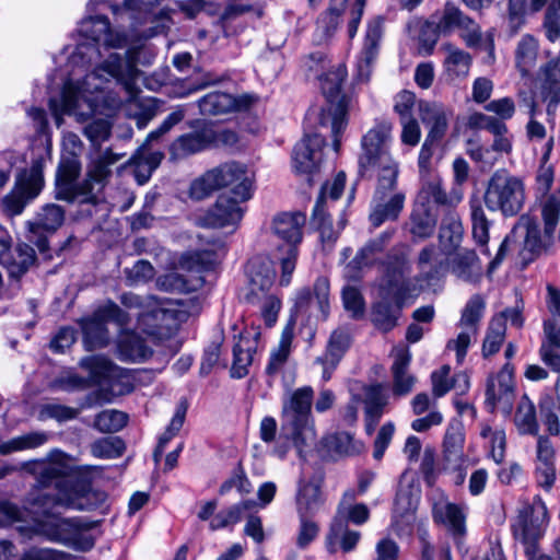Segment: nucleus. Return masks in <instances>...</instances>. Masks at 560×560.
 <instances>
[{"mask_svg":"<svg viewBox=\"0 0 560 560\" xmlns=\"http://www.w3.org/2000/svg\"><path fill=\"white\" fill-rule=\"evenodd\" d=\"M27 469L35 476L36 487L26 502L33 512L45 515L35 523L36 533L75 550H90L94 539L89 532L96 524L84 517H60L51 511L57 506L94 510L106 501V493L92 489L84 480L71 482L69 466L60 462H34L27 464Z\"/></svg>","mask_w":560,"mask_h":560,"instance_id":"obj_1","label":"nucleus"},{"mask_svg":"<svg viewBox=\"0 0 560 560\" xmlns=\"http://www.w3.org/2000/svg\"><path fill=\"white\" fill-rule=\"evenodd\" d=\"M457 32L466 47L481 48L494 58V34L488 31L485 36L480 25L465 14L455 3L447 1L443 9L430 16L421 31L420 38L431 49L439 37Z\"/></svg>","mask_w":560,"mask_h":560,"instance_id":"obj_2","label":"nucleus"},{"mask_svg":"<svg viewBox=\"0 0 560 560\" xmlns=\"http://www.w3.org/2000/svg\"><path fill=\"white\" fill-rule=\"evenodd\" d=\"M136 72V59L132 51L127 50L124 55L118 52L110 54L102 65L85 75L82 83L66 82L61 93V113L79 115L81 101H86L83 93L102 89L101 83H93L94 81L108 80V78H114L118 81L132 79Z\"/></svg>","mask_w":560,"mask_h":560,"instance_id":"obj_3","label":"nucleus"},{"mask_svg":"<svg viewBox=\"0 0 560 560\" xmlns=\"http://www.w3.org/2000/svg\"><path fill=\"white\" fill-rule=\"evenodd\" d=\"M346 78L347 69L342 65L319 78L320 89L327 100V105L322 107L318 113V128L330 131L336 152L340 149V137L348 125L350 98L346 94H341V86Z\"/></svg>","mask_w":560,"mask_h":560,"instance_id":"obj_4","label":"nucleus"},{"mask_svg":"<svg viewBox=\"0 0 560 560\" xmlns=\"http://www.w3.org/2000/svg\"><path fill=\"white\" fill-rule=\"evenodd\" d=\"M393 124L381 121L371 128L361 140L362 152L359 156L360 174L364 175L370 170L378 168V176H390L399 174L398 163L393 160L389 153L392 141Z\"/></svg>","mask_w":560,"mask_h":560,"instance_id":"obj_5","label":"nucleus"},{"mask_svg":"<svg viewBox=\"0 0 560 560\" xmlns=\"http://www.w3.org/2000/svg\"><path fill=\"white\" fill-rule=\"evenodd\" d=\"M314 390L311 386L295 389L290 399L283 405L282 440L300 435L308 446L315 442V428L311 415Z\"/></svg>","mask_w":560,"mask_h":560,"instance_id":"obj_6","label":"nucleus"},{"mask_svg":"<svg viewBox=\"0 0 560 560\" xmlns=\"http://www.w3.org/2000/svg\"><path fill=\"white\" fill-rule=\"evenodd\" d=\"M524 201L525 188L521 178L505 170L493 173L485 192V203L489 210L513 217L522 210Z\"/></svg>","mask_w":560,"mask_h":560,"instance_id":"obj_7","label":"nucleus"},{"mask_svg":"<svg viewBox=\"0 0 560 560\" xmlns=\"http://www.w3.org/2000/svg\"><path fill=\"white\" fill-rule=\"evenodd\" d=\"M44 184L43 162L33 161L30 168L18 173L13 188L1 199V211L8 217L20 215L25 207L37 198Z\"/></svg>","mask_w":560,"mask_h":560,"instance_id":"obj_8","label":"nucleus"},{"mask_svg":"<svg viewBox=\"0 0 560 560\" xmlns=\"http://www.w3.org/2000/svg\"><path fill=\"white\" fill-rule=\"evenodd\" d=\"M411 265L405 245L394 246L384 261V273L378 284L380 295L407 300L411 292Z\"/></svg>","mask_w":560,"mask_h":560,"instance_id":"obj_9","label":"nucleus"},{"mask_svg":"<svg viewBox=\"0 0 560 560\" xmlns=\"http://www.w3.org/2000/svg\"><path fill=\"white\" fill-rule=\"evenodd\" d=\"M547 523V508L540 497H534L530 503H523L512 529L514 537L525 546L529 557L536 552L537 542L542 537Z\"/></svg>","mask_w":560,"mask_h":560,"instance_id":"obj_10","label":"nucleus"},{"mask_svg":"<svg viewBox=\"0 0 560 560\" xmlns=\"http://www.w3.org/2000/svg\"><path fill=\"white\" fill-rule=\"evenodd\" d=\"M389 175L377 178L369 215L371 225L375 229L386 221H396L404 209L406 195L397 189L398 175H394L393 172Z\"/></svg>","mask_w":560,"mask_h":560,"instance_id":"obj_11","label":"nucleus"},{"mask_svg":"<svg viewBox=\"0 0 560 560\" xmlns=\"http://www.w3.org/2000/svg\"><path fill=\"white\" fill-rule=\"evenodd\" d=\"M66 211L56 203H46L39 208L33 220L27 221V240L34 244L44 260H51L49 236L55 234L65 222Z\"/></svg>","mask_w":560,"mask_h":560,"instance_id":"obj_12","label":"nucleus"},{"mask_svg":"<svg viewBox=\"0 0 560 560\" xmlns=\"http://www.w3.org/2000/svg\"><path fill=\"white\" fill-rule=\"evenodd\" d=\"M513 235H516L517 240L523 238L522 244H518L523 267L547 253L555 241V233L545 229L541 233L538 221L528 214L520 217L513 228Z\"/></svg>","mask_w":560,"mask_h":560,"instance_id":"obj_13","label":"nucleus"},{"mask_svg":"<svg viewBox=\"0 0 560 560\" xmlns=\"http://www.w3.org/2000/svg\"><path fill=\"white\" fill-rule=\"evenodd\" d=\"M515 400L514 368L505 363L494 375H490L486 385V406L494 412L499 410L510 416Z\"/></svg>","mask_w":560,"mask_h":560,"instance_id":"obj_14","label":"nucleus"},{"mask_svg":"<svg viewBox=\"0 0 560 560\" xmlns=\"http://www.w3.org/2000/svg\"><path fill=\"white\" fill-rule=\"evenodd\" d=\"M124 155L106 149L90 162L86 178L81 183V189L86 194V198L81 200L82 203L97 205L102 200L100 195L112 177L110 166Z\"/></svg>","mask_w":560,"mask_h":560,"instance_id":"obj_15","label":"nucleus"},{"mask_svg":"<svg viewBox=\"0 0 560 560\" xmlns=\"http://www.w3.org/2000/svg\"><path fill=\"white\" fill-rule=\"evenodd\" d=\"M244 202L237 196L222 194L203 214L197 218V223L199 226L212 229L235 226L243 218L245 209L241 203Z\"/></svg>","mask_w":560,"mask_h":560,"instance_id":"obj_16","label":"nucleus"},{"mask_svg":"<svg viewBox=\"0 0 560 560\" xmlns=\"http://www.w3.org/2000/svg\"><path fill=\"white\" fill-rule=\"evenodd\" d=\"M346 184V174L339 172L331 184L326 183L317 197L316 203L312 213V224L319 231L323 242L334 243L338 233L332 228L330 215L326 211V196L328 195L332 200L340 198Z\"/></svg>","mask_w":560,"mask_h":560,"instance_id":"obj_17","label":"nucleus"},{"mask_svg":"<svg viewBox=\"0 0 560 560\" xmlns=\"http://www.w3.org/2000/svg\"><path fill=\"white\" fill-rule=\"evenodd\" d=\"M259 101L254 93L233 95L225 92H211L198 101L202 115H221L233 112H247Z\"/></svg>","mask_w":560,"mask_h":560,"instance_id":"obj_18","label":"nucleus"},{"mask_svg":"<svg viewBox=\"0 0 560 560\" xmlns=\"http://www.w3.org/2000/svg\"><path fill=\"white\" fill-rule=\"evenodd\" d=\"M326 143V136L319 131L306 133L298 142L292 152V166L299 174L311 175L317 171L322 162V149Z\"/></svg>","mask_w":560,"mask_h":560,"instance_id":"obj_19","label":"nucleus"},{"mask_svg":"<svg viewBox=\"0 0 560 560\" xmlns=\"http://www.w3.org/2000/svg\"><path fill=\"white\" fill-rule=\"evenodd\" d=\"M215 175L218 188L233 186L228 192L231 196H237L243 201H247L253 195V183L248 176L247 167L238 162L223 163L211 170Z\"/></svg>","mask_w":560,"mask_h":560,"instance_id":"obj_20","label":"nucleus"},{"mask_svg":"<svg viewBox=\"0 0 560 560\" xmlns=\"http://www.w3.org/2000/svg\"><path fill=\"white\" fill-rule=\"evenodd\" d=\"M283 420L281 421L280 430L278 429L277 420L271 416H266L261 419L259 424V438L267 445H272V454L280 459H283L289 451L294 447L300 457L303 456L305 447H308L305 441H302L300 435L290 436L282 440Z\"/></svg>","mask_w":560,"mask_h":560,"instance_id":"obj_21","label":"nucleus"},{"mask_svg":"<svg viewBox=\"0 0 560 560\" xmlns=\"http://www.w3.org/2000/svg\"><path fill=\"white\" fill-rule=\"evenodd\" d=\"M394 233L395 230H387L361 247L353 259L346 266V278L353 281L360 280L362 269L371 267L375 262L377 255L384 252L392 241Z\"/></svg>","mask_w":560,"mask_h":560,"instance_id":"obj_22","label":"nucleus"},{"mask_svg":"<svg viewBox=\"0 0 560 560\" xmlns=\"http://www.w3.org/2000/svg\"><path fill=\"white\" fill-rule=\"evenodd\" d=\"M80 33L94 43L102 42L112 48H121L127 45L128 37L121 32H114L105 15H95L84 19L80 24Z\"/></svg>","mask_w":560,"mask_h":560,"instance_id":"obj_23","label":"nucleus"},{"mask_svg":"<svg viewBox=\"0 0 560 560\" xmlns=\"http://www.w3.org/2000/svg\"><path fill=\"white\" fill-rule=\"evenodd\" d=\"M371 306L370 319L378 331L387 334L398 326L406 300L380 295Z\"/></svg>","mask_w":560,"mask_h":560,"instance_id":"obj_24","label":"nucleus"},{"mask_svg":"<svg viewBox=\"0 0 560 560\" xmlns=\"http://www.w3.org/2000/svg\"><path fill=\"white\" fill-rule=\"evenodd\" d=\"M214 130L202 128L176 138L170 145L171 159L182 160L189 155L203 151L213 144Z\"/></svg>","mask_w":560,"mask_h":560,"instance_id":"obj_25","label":"nucleus"},{"mask_svg":"<svg viewBox=\"0 0 560 560\" xmlns=\"http://www.w3.org/2000/svg\"><path fill=\"white\" fill-rule=\"evenodd\" d=\"M306 222V217L300 211L295 212H281L273 217L271 222L272 233L288 244V247L299 244L303 238V228Z\"/></svg>","mask_w":560,"mask_h":560,"instance_id":"obj_26","label":"nucleus"},{"mask_svg":"<svg viewBox=\"0 0 560 560\" xmlns=\"http://www.w3.org/2000/svg\"><path fill=\"white\" fill-rule=\"evenodd\" d=\"M451 113L439 103L420 102L419 116L422 124L429 128V141H441L448 129Z\"/></svg>","mask_w":560,"mask_h":560,"instance_id":"obj_27","label":"nucleus"},{"mask_svg":"<svg viewBox=\"0 0 560 560\" xmlns=\"http://www.w3.org/2000/svg\"><path fill=\"white\" fill-rule=\"evenodd\" d=\"M418 192L416 202L423 205L425 208H432L431 203L445 207H454L462 200V194L457 189H453L450 194L442 186L439 177H427Z\"/></svg>","mask_w":560,"mask_h":560,"instance_id":"obj_28","label":"nucleus"},{"mask_svg":"<svg viewBox=\"0 0 560 560\" xmlns=\"http://www.w3.org/2000/svg\"><path fill=\"white\" fill-rule=\"evenodd\" d=\"M296 307L299 310H308L316 307L324 319L329 313V281L326 277L316 279L313 290L304 288L296 296Z\"/></svg>","mask_w":560,"mask_h":560,"instance_id":"obj_29","label":"nucleus"},{"mask_svg":"<svg viewBox=\"0 0 560 560\" xmlns=\"http://www.w3.org/2000/svg\"><path fill=\"white\" fill-rule=\"evenodd\" d=\"M432 516L434 522L444 525L454 538H460L466 534V516L457 504L439 501L433 505Z\"/></svg>","mask_w":560,"mask_h":560,"instance_id":"obj_30","label":"nucleus"},{"mask_svg":"<svg viewBox=\"0 0 560 560\" xmlns=\"http://www.w3.org/2000/svg\"><path fill=\"white\" fill-rule=\"evenodd\" d=\"M540 93L549 106L560 103V56L550 58L539 68Z\"/></svg>","mask_w":560,"mask_h":560,"instance_id":"obj_31","label":"nucleus"},{"mask_svg":"<svg viewBox=\"0 0 560 560\" xmlns=\"http://www.w3.org/2000/svg\"><path fill=\"white\" fill-rule=\"evenodd\" d=\"M250 293H267L273 285L276 271L271 262L264 258H254L247 265Z\"/></svg>","mask_w":560,"mask_h":560,"instance_id":"obj_32","label":"nucleus"},{"mask_svg":"<svg viewBox=\"0 0 560 560\" xmlns=\"http://www.w3.org/2000/svg\"><path fill=\"white\" fill-rule=\"evenodd\" d=\"M463 224L456 211L447 210L444 214L439 232V241L444 254L451 255L455 252L463 238Z\"/></svg>","mask_w":560,"mask_h":560,"instance_id":"obj_33","label":"nucleus"},{"mask_svg":"<svg viewBox=\"0 0 560 560\" xmlns=\"http://www.w3.org/2000/svg\"><path fill=\"white\" fill-rule=\"evenodd\" d=\"M384 33V19L382 16H375L369 21L363 47L360 54L359 67L362 69L363 66L369 68L376 60L381 40Z\"/></svg>","mask_w":560,"mask_h":560,"instance_id":"obj_34","label":"nucleus"},{"mask_svg":"<svg viewBox=\"0 0 560 560\" xmlns=\"http://www.w3.org/2000/svg\"><path fill=\"white\" fill-rule=\"evenodd\" d=\"M360 538L359 532L349 529L345 523L331 521L326 535V548L330 553H336L339 549L350 552L357 547Z\"/></svg>","mask_w":560,"mask_h":560,"instance_id":"obj_35","label":"nucleus"},{"mask_svg":"<svg viewBox=\"0 0 560 560\" xmlns=\"http://www.w3.org/2000/svg\"><path fill=\"white\" fill-rule=\"evenodd\" d=\"M436 221L438 215L432 208L416 202L409 217L408 230L413 240H425L434 233Z\"/></svg>","mask_w":560,"mask_h":560,"instance_id":"obj_36","label":"nucleus"},{"mask_svg":"<svg viewBox=\"0 0 560 560\" xmlns=\"http://www.w3.org/2000/svg\"><path fill=\"white\" fill-rule=\"evenodd\" d=\"M410 361L411 354L407 348H400L395 351V359L392 365L394 376L393 392L395 395H406L415 385L416 378L408 373Z\"/></svg>","mask_w":560,"mask_h":560,"instance_id":"obj_37","label":"nucleus"},{"mask_svg":"<svg viewBox=\"0 0 560 560\" xmlns=\"http://www.w3.org/2000/svg\"><path fill=\"white\" fill-rule=\"evenodd\" d=\"M323 505L319 485L314 481L301 480L296 494L299 517H313Z\"/></svg>","mask_w":560,"mask_h":560,"instance_id":"obj_38","label":"nucleus"},{"mask_svg":"<svg viewBox=\"0 0 560 560\" xmlns=\"http://www.w3.org/2000/svg\"><path fill=\"white\" fill-rule=\"evenodd\" d=\"M443 48L447 54L444 59V68L448 79L452 81L465 79L469 74L472 63L470 54L450 43L445 44Z\"/></svg>","mask_w":560,"mask_h":560,"instance_id":"obj_39","label":"nucleus"},{"mask_svg":"<svg viewBox=\"0 0 560 560\" xmlns=\"http://www.w3.org/2000/svg\"><path fill=\"white\" fill-rule=\"evenodd\" d=\"M256 352V340L249 336L240 334L237 342L233 347V363L231 376L242 378L248 374V366L253 362V355Z\"/></svg>","mask_w":560,"mask_h":560,"instance_id":"obj_40","label":"nucleus"},{"mask_svg":"<svg viewBox=\"0 0 560 560\" xmlns=\"http://www.w3.org/2000/svg\"><path fill=\"white\" fill-rule=\"evenodd\" d=\"M294 336L293 324H288L281 334V338L277 348L270 352L269 362L266 366V374L273 378L284 368L291 352V343Z\"/></svg>","mask_w":560,"mask_h":560,"instance_id":"obj_41","label":"nucleus"},{"mask_svg":"<svg viewBox=\"0 0 560 560\" xmlns=\"http://www.w3.org/2000/svg\"><path fill=\"white\" fill-rule=\"evenodd\" d=\"M452 272L463 281L472 282L480 276V264L476 253L463 249L451 260Z\"/></svg>","mask_w":560,"mask_h":560,"instance_id":"obj_42","label":"nucleus"},{"mask_svg":"<svg viewBox=\"0 0 560 560\" xmlns=\"http://www.w3.org/2000/svg\"><path fill=\"white\" fill-rule=\"evenodd\" d=\"M514 422L521 434H538L539 427L536 418V408L527 395H523L518 402Z\"/></svg>","mask_w":560,"mask_h":560,"instance_id":"obj_43","label":"nucleus"},{"mask_svg":"<svg viewBox=\"0 0 560 560\" xmlns=\"http://www.w3.org/2000/svg\"><path fill=\"white\" fill-rule=\"evenodd\" d=\"M538 48V40L529 34L524 35L518 42L515 49V62L523 75H527L535 66Z\"/></svg>","mask_w":560,"mask_h":560,"instance_id":"obj_44","label":"nucleus"},{"mask_svg":"<svg viewBox=\"0 0 560 560\" xmlns=\"http://www.w3.org/2000/svg\"><path fill=\"white\" fill-rule=\"evenodd\" d=\"M219 261L220 256L218 252L213 249H201L185 254L182 257L180 264L188 270L203 272L213 270Z\"/></svg>","mask_w":560,"mask_h":560,"instance_id":"obj_45","label":"nucleus"},{"mask_svg":"<svg viewBox=\"0 0 560 560\" xmlns=\"http://www.w3.org/2000/svg\"><path fill=\"white\" fill-rule=\"evenodd\" d=\"M118 349L124 360L140 361L151 355L145 340L139 335L130 332L120 337Z\"/></svg>","mask_w":560,"mask_h":560,"instance_id":"obj_46","label":"nucleus"},{"mask_svg":"<svg viewBox=\"0 0 560 560\" xmlns=\"http://www.w3.org/2000/svg\"><path fill=\"white\" fill-rule=\"evenodd\" d=\"M48 435L44 432H30L0 443V454L8 455L13 452L36 448L45 444Z\"/></svg>","mask_w":560,"mask_h":560,"instance_id":"obj_47","label":"nucleus"},{"mask_svg":"<svg viewBox=\"0 0 560 560\" xmlns=\"http://www.w3.org/2000/svg\"><path fill=\"white\" fill-rule=\"evenodd\" d=\"M35 250L27 244H20L15 248V255L8 262L7 269L11 278L20 279L35 262Z\"/></svg>","mask_w":560,"mask_h":560,"instance_id":"obj_48","label":"nucleus"},{"mask_svg":"<svg viewBox=\"0 0 560 560\" xmlns=\"http://www.w3.org/2000/svg\"><path fill=\"white\" fill-rule=\"evenodd\" d=\"M81 365L90 371L95 383L105 382L118 375L119 368L104 357H90L81 361Z\"/></svg>","mask_w":560,"mask_h":560,"instance_id":"obj_49","label":"nucleus"},{"mask_svg":"<svg viewBox=\"0 0 560 560\" xmlns=\"http://www.w3.org/2000/svg\"><path fill=\"white\" fill-rule=\"evenodd\" d=\"M464 433L459 422L450 423L443 441L444 457L447 462L462 457L464 447Z\"/></svg>","mask_w":560,"mask_h":560,"instance_id":"obj_50","label":"nucleus"},{"mask_svg":"<svg viewBox=\"0 0 560 560\" xmlns=\"http://www.w3.org/2000/svg\"><path fill=\"white\" fill-rule=\"evenodd\" d=\"M485 308L486 302L480 294L472 295L462 312L460 327L469 328V331H478Z\"/></svg>","mask_w":560,"mask_h":560,"instance_id":"obj_51","label":"nucleus"},{"mask_svg":"<svg viewBox=\"0 0 560 560\" xmlns=\"http://www.w3.org/2000/svg\"><path fill=\"white\" fill-rule=\"evenodd\" d=\"M160 4V0H125L124 8L114 9L115 14H122L124 12L129 13V18L139 23L150 20L153 14V10Z\"/></svg>","mask_w":560,"mask_h":560,"instance_id":"obj_52","label":"nucleus"},{"mask_svg":"<svg viewBox=\"0 0 560 560\" xmlns=\"http://www.w3.org/2000/svg\"><path fill=\"white\" fill-rule=\"evenodd\" d=\"M350 335L342 330L337 329L332 331L327 342L326 351L323 355L330 362V366H337L348 348L350 347Z\"/></svg>","mask_w":560,"mask_h":560,"instance_id":"obj_53","label":"nucleus"},{"mask_svg":"<svg viewBox=\"0 0 560 560\" xmlns=\"http://www.w3.org/2000/svg\"><path fill=\"white\" fill-rule=\"evenodd\" d=\"M506 326L502 317H493L489 324L486 338L482 345V354L485 358L497 353L505 337Z\"/></svg>","mask_w":560,"mask_h":560,"instance_id":"obj_54","label":"nucleus"},{"mask_svg":"<svg viewBox=\"0 0 560 560\" xmlns=\"http://www.w3.org/2000/svg\"><path fill=\"white\" fill-rule=\"evenodd\" d=\"M323 445L329 453L336 455H353L360 451L348 432H336L325 436Z\"/></svg>","mask_w":560,"mask_h":560,"instance_id":"obj_55","label":"nucleus"},{"mask_svg":"<svg viewBox=\"0 0 560 560\" xmlns=\"http://www.w3.org/2000/svg\"><path fill=\"white\" fill-rule=\"evenodd\" d=\"M128 422L127 413L115 409L104 410L96 415L94 428L100 432L113 433L121 430Z\"/></svg>","mask_w":560,"mask_h":560,"instance_id":"obj_56","label":"nucleus"},{"mask_svg":"<svg viewBox=\"0 0 560 560\" xmlns=\"http://www.w3.org/2000/svg\"><path fill=\"white\" fill-rule=\"evenodd\" d=\"M471 222H472V236L476 242L483 246L482 250L485 254H488V248L486 247L489 241V221L486 218L485 211L478 201L471 202Z\"/></svg>","mask_w":560,"mask_h":560,"instance_id":"obj_57","label":"nucleus"},{"mask_svg":"<svg viewBox=\"0 0 560 560\" xmlns=\"http://www.w3.org/2000/svg\"><path fill=\"white\" fill-rule=\"evenodd\" d=\"M253 506L252 501H243L219 512L210 522L211 530L224 528L241 521L242 514Z\"/></svg>","mask_w":560,"mask_h":560,"instance_id":"obj_58","label":"nucleus"},{"mask_svg":"<svg viewBox=\"0 0 560 560\" xmlns=\"http://www.w3.org/2000/svg\"><path fill=\"white\" fill-rule=\"evenodd\" d=\"M370 518V510L364 503H357L350 508H337L336 514L332 518L335 522L345 523L349 526V523L354 525H363Z\"/></svg>","mask_w":560,"mask_h":560,"instance_id":"obj_59","label":"nucleus"},{"mask_svg":"<svg viewBox=\"0 0 560 560\" xmlns=\"http://www.w3.org/2000/svg\"><path fill=\"white\" fill-rule=\"evenodd\" d=\"M125 443L118 436H108L95 441L91 446L93 456L98 458H116L122 455Z\"/></svg>","mask_w":560,"mask_h":560,"instance_id":"obj_60","label":"nucleus"},{"mask_svg":"<svg viewBox=\"0 0 560 560\" xmlns=\"http://www.w3.org/2000/svg\"><path fill=\"white\" fill-rule=\"evenodd\" d=\"M467 126L470 129H483L491 132L493 136H498L500 133H506L508 127L505 122L501 121L494 116H489L483 113H472L469 115L467 120Z\"/></svg>","mask_w":560,"mask_h":560,"instance_id":"obj_61","label":"nucleus"},{"mask_svg":"<svg viewBox=\"0 0 560 560\" xmlns=\"http://www.w3.org/2000/svg\"><path fill=\"white\" fill-rule=\"evenodd\" d=\"M82 330L85 338L96 347H103L108 341L106 324L94 314L92 317L84 320Z\"/></svg>","mask_w":560,"mask_h":560,"instance_id":"obj_62","label":"nucleus"},{"mask_svg":"<svg viewBox=\"0 0 560 560\" xmlns=\"http://www.w3.org/2000/svg\"><path fill=\"white\" fill-rule=\"evenodd\" d=\"M342 303L347 312L353 319H361L365 313V301L359 289L355 287H346L342 290Z\"/></svg>","mask_w":560,"mask_h":560,"instance_id":"obj_63","label":"nucleus"},{"mask_svg":"<svg viewBox=\"0 0 560 560\" xmlns=\"http://www.w3.org/2000/svg\"><path fill=\"white\" fill-rule=\"evenodd\" d=\"M541 217L545 230L556 232L560 217V192L551 194L541 202Z\"/></svg>","mask_w":560,"mask_h":560,"instance_id":"obj_64","label":"nucleus"}]
</instances>
